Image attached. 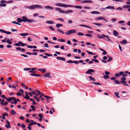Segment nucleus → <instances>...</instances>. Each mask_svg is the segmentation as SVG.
Returning a JSON list of instances; mask_svg holds the SVG:
<instances>
[{"label": "nucleus", "mask_w": 130, "mask_h": 130, "mask_svg": "<svg viewBox=\"0 0 130 130\" xmlns=\"http://www.w3.org/2000/svg\"><path fill=\"white\" fill-rule=\"evenodd\" d=\"M23 22H28L29 23H32L35 21V20L34 19H28L27 17L23 16L22 17Z\"/></svg>", "instance_id": "f257e3e1"}, {"label": "nucleus", "mask_w": 130, "mask_h": 130, "mask_svg": "<svg viewBox=\"0 0 130 130\" xmlns=\"http://www.w3.org/2000/svg\"><path fill=\"white\" fill-rule=\"evenodd\" d=\"M55 5L56 6L59 7H69V5H68L65 4H63L61 3H55Z\"/></svg>", "instance_id": "f03ea898"}, {"label": "nucleus", "mask_w": 130, "mask_h": 130, "mask_svg": "<svg viewBox=\"0 0 130 130\" xmlns=\"http://www.w3.org/2000/svg\"><path fill=\"white\" fill-rule=\"evenodd\" d=\"M76 31V29H71L65 32V34L67 35H69L71 33H75Z\"/></svg>", "instance_id": "7ed1b4c3"}, {"label": "nucleus", "mask_w": 130, "mask_h": 130, "mask_svg": "<svg viewBox=\"0 0 130 130\" xmlns=\"http://www.w3.org/2000/svg\"><path fill=\"white\" fill-rule=\"evenodd\" d=\"M94 70L92 69H89L86 72V74H92L91 73H93L94 72Z\"/></svg>", "instance_id": "20e7f679"}, {"label": "nucleus", "mask_w": 130, "mask_h": 130, "mask_svg": "<svg viewBox=\"0 0 130 130\" xmlns=\"http://www.w3.org/2000/svg\"><path fill=\"white\" fill-rule=\"evenodd\" d=\"M23 43L21 41L19 42L18 43L14 44V45L16 46H23Z\"/></svg>", "instance_id": "39448f33"}, {"label": "nucleus", "mask_w": 130, "mask_h": 130, "mask_svg": "<svg viewBox=\"0 0 130 130\" xmlns=\"http://www.w3.org/2000/svg\"><path fill=\"white\" fill-rule=\"evenodd\" d=\"M45 8L47 9H49L53 10L54 9V8L49 6L47 5L44 7Z\"/></svg>", "instance_id": "423d86ee"}, {"label": "nucleus", "mask_w": 130, "mask_h": 130, "mask_svg": "<svg viewBox=\"0 0 130 130\" xmlns=\"http://www.w3.org/2000/svg\"><path fill=\"white\" fill-rule=\"evenodd\" d=\"M50 74L49 73H45V74L43 76L45 77H48L49 78H51L52 77L50 75Z\"/></svg>", "instance_id": "0eeeda50"}, {"label": "nucleus", "mask_w": 130, "mask_h": 130, "mask_svg": "<svg viewBox=\"0 0 130 130\" xmlns=\"http://www.w3.org/2000/svg\"><path fill=\"white\" fill-rule=\"evenodd\" d=\"M26 8L29 9H33L35 8V5H32L30 6H26Z\"/></svg>", "instance_id": "6e6552de"}, {"label": "nucleus", "mask_w": 130, "mask_h": 130, "mask_svg": "<svg viewBox=\"0 0 130 130\" xmlns=\"http://www.w3.org/2000/svg\"><path fill=\"white\" fill-rule=\"evenodd\" d=\"M82 3H92L93 2L91 0H86L83 1H81Z\"/></svg>", "instance_id": "1a4fd4ad"}, {"label": "nucleus", "mask_w": 130, "mask_h": 130, "mask_svg": "<svg viewBox=\"0 0 130 130\" xmlns=\"http://www.w3.org/2000/svg\"><path fill=\"white\" fill-rule=\"evenodd\" d=\"M69 7H74L76 8H79L80 9H81L82 7V6H74L72 5H69Z\"/></svg>", "instance_id": "9d476101"}, {"label": "nucleus", "mask_w": 130, "mask_h": 130, "mask_svg": "<svg viewBox=\"0 0 130 130\" xmlns=\"http://www.w3.org/2000/svg\"><path fill=\"white\" fill-rule=\"evenodd\" d=\"M73 12V11L71 10H69L67 11H64V13L68 14L69 13H72Z\"/></svg>", "instance_id": "9b49d317"}, {"label": "nucleus", "mask_w": 130, "mask_h": 130, "mask_svg": "<svg viewBox=\"0 0 130 130\" xmlns=\"http://www.w3.org/2000/svg\"><path fill=\"white\" fill-rule=\"evenodd\" d=\"M55 10L59 11V12L63 13V12H64V11L61 10L60 8H55Z\"/></svg>", "instance_id": "f8f14e48"}, {"label": "nucleus", "mask_w": 130, "mask_h": 130, "mask_svg": "<svg viewBox=\"0 0 130 130\" xmlns=\"http://www.w3.org/2000/svg\"><path fill=\"white\" fill-rule=\"evenodd\" d=\"M125 80H121L120 81V82L122 84H123V85L124 86H128V85L126 84V82Z\"/></svg>", "instance_id": "ddd939ff"}, {"label": "nucleus", "mask_w": 130, "mask_h": 130, "mask_svg": "<svg viewBox=\"0 0 130 130\" xmlns=\"http://www.w3.org/2000/svg\"><path fill=\"white\" fill-rule=\"evenodd\" d=\"M46 23L50 24H53L54 23V22L52 21H47L46 22Z\"/></svg>", "instance_id": "4468645a"}, {"label": "nucleus", "mask_w": 130, "mask_h": 130, "mask_svg": "<svg viewBox=\"0 0 130 130\" xmlns=\"http://www.w3.org/2000/svg\"><path fill=\"white\" fill-rule=\"evenodd\" d=\"M97 36L99 38H104L105 35L102 34L101 36L99 35H97Z\"/></svg>", "instance_id": "2eb2a0df"}, {"label": "nucleus", "mask_w": 130, "mask_h": 130, "mask_svg": "<svg viewBox=\"0 0 130 130\" xmlns=\"http://www.w3.org/2000/svg\"><path fill=\"white\" fill-rule=\"evenodd\" d=\"M38 70L43 73H45L46 72V70L45 69H38Z\"/></svg>", "instance_id": "dca6fc26"}, {"label": "nucleus", "mask_w": 130, "mask_h": 130, "mask_svg": "<svg viewBox=\"0 0 130 130\" xmlns=\"http://www.w3.org/2000/svg\"><path fill=\"white\" fill-rule=\"evenodd\" d=\"M35 8H37L39 9H42L43 7L40 5H35Z\"/></svg>", "instance_id": "f3484780"}, {"label": "nucleus", "mask_w": 130, "mask_h": 130, "mask_svg": "<svg viewBox=\"0 0 130 130\" xmlns=\"http://www.w3.org/2000/svg\"><path fill=\"white\" fill-rule=\"evenodd\" d=\"M127 43V41L125 39L123 40V41L120 42V43L123 44H126Z\"/></svg>", "instance_id": "a211bd4d"}, {"label": "nucleus", "mask_w": 130, "mask_h": 130, "mask_svg": "<svg viewBox=\"0 0 130 130\" xmlns=\"http://www.w3.org/2000/svg\"><path fill=\"white\" fill-rule=\"evenodd\" d=\"M105 18L102 17H100L98 18H96L95 19V20H100L104 19Z\"/></svg>", "instance_id": "6ab92c4d"}, {"label": "nucleus", "mask_w": 130, "mask_h": 130, "mask_svg": "<svg viewBox=\"0 0 130 130\" xmlns=\"http://www.w3.org/2000/svg\"><path fill=\"white\" fill-rule=\"evenodd\" d=\"M123 7L124 9H127V8H129L130 7V5H126Z\"/></svg>", "instance_id": "aec40b11"}, {"label": "nucleus", "mask_w": 130, "mask_h": 130, "mask_svg": "<svg viewBox=\"0 0 130 130\" xmlns=\"http://www.w3.org/2000/svg\"><path fill=\"white\" fill-rule=\"evenodd\" d=\"M30 75L31 76H36L37 77H38V76H41V75H39V74H34V73H31L30 74Z\"/></svg>", "instance_id": "412c9836"}, {"label": "nucleus", "mask_w": 130, "mask_h": 130, "mask_svg": "<svg viewBox=\"0 0 130 130\" xmlns=\"http://www.w3.org/2000/svg\"><path fill=\"white\" fill-rule=\"evenodd\" d=\"M91 13L92 14H99L100 13L97 11H94L91 12Z\"/></svg>", "instance_id": "4be33fe9"}, {"label": "nucleus", "mask_w": 130, "mask_h": 130, "mask_svg": "<svg viewBox=\"0 0 130 130\" xmlns=\"http://www.w3.org/2000/svg\"><path fill=\"white\" fill-rule=\"evenodd\" d=\"M113 35L115 36H117L118 35V32L116 30H114L113 31Z\"/></svg>", "instance_id": "5701e85b"}, {"label": "nucleus", "mask_w": 130, "mask_h": 130, "mask_svg": "<svg viewBox=\"0 0 130 130\" xmlns=\"http://www.w3.org/2000/svg\"><path fill=\"white\" fill-rule=\"evenodd\" d=\"M29 35V34L27 33H21L20 34V35L21 36H25Z\"/></svg>", "instance_id": "b1692460"}, {"label": "nucleus", "mask_w": 130, "mask_h": 130, "mask_svg": "<svg viewBox=\"0 0 130 130\" xmlns=\"http://www.w3.org/2000/svg\"><path fill=\"white\" fill-rule=\"evenodd\" d=\"M17 21L19 23H21L22 22V19H21L20 18H18L17 19Z\"/></svg>", "instance_id": "393cba45"}, {"label": "nucleus", "mask_w": 130, "mask_h": 130, "mask_svg": "<svg viewBox=\"0 0 130 130\" xmlns=\"http://www.w3.org/2000/svg\"><path fill=\"white\" fill-rule=\"evenodd\" d=\"M107 9H115V7L113 6H107L106 7Z\"/></svg>", "instance_id": "a878e982"}, {"label": "nucleus", "mask_w": 130, "mask_h": 130, "mask_svg": "<svg viewBox=\"0 0 130 130\" xmlns=\"http://www.w3.org/2000/svg\"><path fill=\"white\" fill-rule=\"evenodd\" d=\"M6 42L7 43L9 44H12V42L10 41L9 39H8L7 41H6Z\"/></svg>", "instance_id": "bb28decb"}, {"label": "nucleus", "mask_w": 130, "mask_h": 130, "mask_svg": "<svg viewBox=\"0 0 130 130\" xmlns=\"http://www.w3.org/2000/svg\"><path fill=\"white\" fill-rule=\"evenodd\" d=\"M62 26V24L59 23H58L56 25V26L58 28H59L60 26Z\"/></svg>", "instance_id": "cd10ccee"}, {"label": "nucleus", "mask_w": 130, "mask_h": 130, "mask_svg": "<svg viewBox=\"0 0 130 130\" xmlns=\"http://www.w3.org/2000/svg\"><path fill=\"white\" fill-rule=\"evenodd\" d=\"M16 112L13 109L11 110V114L12 115H14L16 114Z\"/></svg>", "instance_id": "c85d7f7f"}, {"label": "nucleus", "mask_w": 130, "mask_h": 130, "mask_svg": "<svg viewBox=\"0 0 130 130\" xmlns=\"http://www.w3.org/2000/svg\"><path fill=\"white\" fill-rule=\"evenodd\" d=\"M89 78L90 79H91V80H92V81H96L95 79L94 78L92 77V76H89Z\"/></svg>", "instance_id": "c756f323"}, {"label": "nucleus", "mask_w": 130, "mask_h": 130, "mask_svg": "<svg viewBox=\"0 0 130 130\" xmlns=\"http://www.w3.org/2000/svg\"><path fill=\"white\" fill-rule=\"evenodd\" d=\"M119 92H114L115 94V95L117 97H118V98H120V96H119Z\"/></svg>", "instance_id": "7c9ffc66"}, {"label": "nucleus", "mask_w": 130, "mask_h": 130, "mask_svg": "<svg viewBox=\"0 0 130 130\" xmlns=\"http://www.w3.org/2000/svg\"><path fill=\"white\" fill-rule=\"evenodd\" d=\"M57 30L58 32L61 33L62 34H64V32L61 29H57Z\"/></svg>", "instance_id": "2f4dec72"}, {"label": "nucleus", "mask_w": 130, "mask_h": 130, "mask_svg": "<svg viewBox=\"0 0 130 130\" xmlns=\"http://www.w3.org/2000/svg\"><path fill=\"white\" fill-rule=\"evenodd\" d=\"M6 6V4L4 3H1L0 4V7H5Z\"/></svg>", "instance_id": "473e14b6"}, {"label": "nucleus", "mask_w": 130, "mask_h": 130, "mask_svg": "<svg viewBox=\"0 0 130 130\" xmlns=\"http://www.w3.org/2000/svg\"><path fill=\"white\" fill-rule=\"evenodd\" d=\"M103 78L105 79L109 78V77L107 75H105L103 76Z\"/></svg>", "instance_id": "72a5a7b5"}, {"label": "nucleus", "mask_w": 130, "mask_h": 130, "mask_svg": "<svg viewBox=\"0 0 130 130\" xmlns=\"http://www.w3.org/2000/svg\"><path fill=\"white\" fill-rule=\"evenodd\" d=\"M93 24H95L96 25L98 26H102V24H101V23H93Z\"/></svg>", "instance_id": "f704fd0d"}, {"label": "nucleus", "mask_w": 130, "mask_h": 130, "mask_svg": "<svg viewBox=\"0 0 130 130\" xmlns=\"http://www.w3.org/2000/svg\"><path fill=\"white\" fill-rule=\"evenodd\" d=\"M5 126L7 128H11L10 124H7V125H5Z\"/></svg>", "instance_id": "c9c22d12"}, {"label": "nucleus", "mask_w": 130, "mask_h": 130, "mask_svg": "<svg viewBox=\"0 0 130 130\" xmlns=\"http://www.w3.org/2000/svg\"><path fill=\"white\" fill-rule=\"evenodd\" d=\"M92 83L93 84H95V85H101V84L99 83H95V82H92Z\"/></svg>", "instance_id": "e433bc0d"}, {"label": "nucleus", "mask_w": 130, "mask_h": 130, "mask_svg": "<svg viewBox=\"0 0 130 130\" xmlns=\"http://www.w3.org/2000/svg\"><path fill=\"white\" fill-rule=\"evenodd\" d=\"M85 35L86 36H87L88 37H92V35L90 34H86Z\"/></svg>", "instance_id": "4c0bfd02"}, {"label": "nucleus", "mask_w": 130, "mask_h": 130, "mask_svg": "<svg viewBox=\"0 0 130 130\" xmlns=\"http://www.w3.org/2000/svg\"><path fill=\"white\" fill-rule=\"evenodd\" d=\"M44 54L46 56H52V54H48V53H44Z\"/></svg>", "instance_id": "58836bf2"}, {"label": "nucleus", "mask_w": 130, "mask_h": 130, "mask_svg": "<svg viewBox=\"0 0 130 130\" xmlns=\"http://www.w3.org/2000/svg\"><path fill=\"white\" fill-rule=\"evenodd\" d=\"M13 2V0H10L9 1H7V3L8 4H11Z\"/></svg>", "instance_id": "ea45409f"}, {"label": "nucleus", "mask_w": 130, "mask_h": 130, "mask_svg": "<svg viewBox=\"0 0 130 130\" xmlns=\"http://www.w3.org/2000/svg\"><path fill=\"white\" fill-rule=\"evenodd\" d=\"M115 83L117 84H120V82L118 80H115L114 81Z\"/></svg>", "instance_id": "a19ab883"}, {"label": "nucleus", "mask_w": 130, "mask_h": 130, "mask_svg": "<svg viewBox=\"0 0 130 130\" xmlns=\"http://www.w3.org/2000/svg\"><path fill=\"white\" fill-rule=\"evenodd\" d=\"M24 98L26 99H30L28 95H25V96L24 97Z\"/></svg>", "instance_id": "79ce46f5"}, {"label": "nucleus", "mask_w": 130, "mask_h": 130, "mask_svg": "<svg viewBox=\"0 0 130 130\" xmlns=\"http://www.w3.org/2000/svg\"><path fill=\"white\" fill-rule=\"evenodd\" d=\"M125 21H121L118 22V23L119 24H121L124 23Z\"/></svg>", "instance_id": "37998d69"}, {"label": "nucleus", "mask_w": 130, "mask_h": 130, "mask_svg": "<svg viewBox=\"0 0 130 130\" xmlns=\"http://www.w3.org/2000/svg\"><path fill=\"white\" fill-rule=\"evenodd\" d=\"M12 23H14V24H17V25H21V24L19 23H18L17 22H16L15 21H12Z\"/></svg>", "instance_id": "c03bdc74"}, {"label": "nucleus", "mask_w": 130, "mask_h": 130, "mask_svg": "<svg viewBox=\"0 0 130 130\" xmlns=\"http://www.w3.org/2000/svg\"><path fill=\"white\" fill-rule=\"evenodd\" d=\"M56 20H58L62 22L64 21L63 19L62 18H59L56 19Z\"/></svg>", "instance_id": "a18cd8bd"}, {"label": "nucleus", "mask_w": 130, "mask_h": 130, "mask_svg": "<svg viewBox=\"0 0 130 130\" xmlns=\"http://www.w3.org/2000/svg\"><path fill=\"white\" fill-rule=\"evenodd\" d=\"M30 107L32 108V110L33 111H34L35 109V106L33 105H31L30 106Z\"/></svg>", "instance_id": "49530a36"}, {"label": "nucleus", "mask_w": 130, "mask_h": 130, "mask_svg": "<svg viewBox=\"0 0 130 130\" xmlns=\"http://www.w3.org/2000/svg\"><path fill=\"white\" fill-rule=\"evenodd\" d=\"M67 22L68 24H71L73 23V21L72 20H69L67 21Z\"/></svg>", "instance_id": "de8ad7c7"}, {"label": "nucleus", "mask_w": 130, "mask_h": 130, "mask_svg": "<svg viewBox=\"0 0 130 130\" xmlns=\"http://www.w3.org/2000/svg\"><path fill=\"white\" fill-rule=\"evenodd\" d=\"M22 87L24 86L25 87V88L26 89H27V87L23 83H22L21 84Z\"/></svg>", "instance_id": "09e8293b"}, {"label": "nucleus", "mask_w": 130, "mask_h": 130, "mask_svg": "<svg viewBox=\"0 0 130 130\" xmlns=\"http://www.w3.org/2000/svg\"><path fill=\"white\" fill-rule=\"evenodd\" d=\"M113 1H116V2H123V0H112Z\"/></svg>", "instance_id": "8fccbe9b"}, {"label": "nucleus", "mask_w": 130, "mask_h": 130, "mask_svg": "<svg viewBox=\"0 0 130 130\" xmlns=\"http://www.w3.org/2000/svg\"><path fill=\"white\" fill-rule=\"evenodd\" d=\"M77 35L78 36H83L84 34L82 32H79L78 33Z\"/></svg>", "instance_id": "3c124183"}, {"label": "nucleus", "mask_w": 130, "mask_h": 130, "mask_svg": "<svg viewBox=\"0 0 130 130\" xmlns=\"http://www.w3.org/2000/svg\"><path fill=\"white\" fill-rule=\"evenodd\" d=\"M104 38H106L107 39L108 41H110V40L108 36L105 35V36H104Z\"/></svg>", "instance_id": "603ef678"}, {"label": "nucleus", "mask_w": 130, "mask_h": 130, "mask_svg": "<svg viewBox=\"0 0 130 130\" xmlns=\"http://www.w3.org/2000/svg\"><path fill=\"white\" fill-rule=\"evenodd\" d=\"M32 38V37H28L27 38L28 40L29 41H31L32 40L31 39Z\"/></svg>", "instance_id": "864d4df0"}, {"label": "nucleus", "mask_w": 130, "mask_h": 130, "mask_svg": "<svg viewBox=\"0 0 130 130\" xmlns=\"http://www.w3.org/2000/svg\"><path fill=\"white\" fill-rule=\"evenodd\" d=\"M112 59V58L111 57H109V59L107 60L108 62H110Z\"/></svg>", "instance_id": "5fc2aeb1"}, {"label": "nucleus", "mask_w": 130, "mask_h": 130, "mask_svg": "<svg viewBox=\"0 0 130 130\" xmlns=\"http://www.w3.org/2000/svg\"><path fill=\"white\" fill-rule=\"evenodd\" d=\"M116 9L117 10H122L123 8L121 7H118Z\"/></svg>", "instance_id": "6e6d98bb"}, {"label": "nucleus", "mask_w": 130, "mask_h": 130, "mask_svg": "<svg viewBox=\"0 0 130 130\" xmlns=\"http://www.w3.org/2000/svg\"><path fill=\"white\" fill-rule=\"evenodd\" d=\"M92 61H94L95 62L98 63L99 61L98 60H96L95 59H92Z\"/></svg>", "instance_id": "4d7b16f0"}, {"label": "nucleus", "mask_w": 130, "mask_h": 130, "mask_svg": "<svg viewBox=\"0 0 130 130\" xmlns=\"http://www.w3.org/2000/svg\"><path fill=\"white\" fill-rule=\"evenodd\" d=\"M115 76L116 77H118L120 76V74L119 73H116L115 75Z\"/></svg>", "instance_id": "13d9d810"}, {"label": "nucleus", "mask_w": 130, "mask_h": 130, "mask_svg": "<svg viewBox=\"0 0 130 130\" xmlns=\"http://www.w3.org/2000/svg\"><path fill=\"white\" fill-rule=\"evenodd\" d=\"M6 99L9 102H10L11 101V98H6Z\"/></svg>", "instance_id": "bf43d9fd"}, {"label": "nucleus", "mask_w": 130, "mask_h": 130, "mask_svg": "<svg viewBox=\"0 0 130 130\" xmlns=\"http://www.w3.org/2000/svg\"><path fill=\"white\" fill-rule=\"evenodd\" d=\"M0 2L1 3H7V1L5 0H1Z\"/></svg>", "instance_id": "052dcab7"}, {"label": "nucleus", "mask_w": 130, "mask_h": 130, "mask_svg": "<svg viewBox=\"0 0 130 130\" xmlns=\"http://www.w3.org/2000/svg\"><path fill=\"white\" fill-rule=\"evenodd\" d=\"M31 69V68H25L24 69V70L25 71H28Z\"/></svg>", "instance_id": "680f3d73"}, {"label": "nucleus", "mask_w": 130, "mask_h": 130, "mask_svg": "<svg viewBox=\"0 0 130 130\" xmlns=\"http://www.w3.org/2000/svg\"><path fill=\"white\" fill-rule=\"evenodd\" d=\"M67 62L68 63H73V61L71 60L68 61Z\"/></svg>", "instance_id": "e2e57ef3"}, {"label": "nucleus", "mask_w": 130, "mask_h": 130, "mask_svg": "<svg viewBox=\"0 0 130 130\" xmlns=\"http://www.w3.org/2000/svg\"><path fill=\"white\" fill-rule=\"evenodd\" d=\"M0 31L1 32L4 33H5L6 31L5 30H3V29H0Z\"/></svg>", "instance_id": "0e129e2a"}, {"label": "nucleus", "mask_w": 130, "mask_h": 130, "mask_svg": "<svg viewBox=\"0 0 130 130\" xmlns=\"http://www.w3.org/2000/svg\"><path fill=\"white\" fill-rule=\"evenodd\" d=\"M121 80H126V78L124 76H123L121 78Z\"/></svg>", "instance_id": "69168bd1"}, {"label": "nucleus", "mask_w": 130, "mask_h": 130, "mask_svg": "<svg viewBox=\"0 0 130 130\" xmlns=\"http://www.w3.org/2000/svg\"><path fill=\"white\" fill-rule=\"evenodd\" d=\"M124 72H119V74H120V76H122L123 75Z\"/></svg>", "instance_id": "338daca9"}, {"label": "nucleus", "mask_w": 130, "mask_h": 130, "mask_svg": "<svg viewBox=\"0 0 130 130\" xmlns=\"http://www.w3.org/2000/svg\"><path fill=\"white\" fill-rule=\"evenodd\" d=\"M105 74H106L107 75H108L110 73L109 72L107 71H105Z\"/></svg>", "instance_id": "774afa93"}]
</instances>
